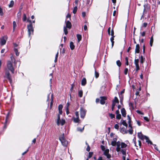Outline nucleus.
Wrapping results in <instances>:
<instances>
[{"label":"nucleus","instance_id":"bb28decb","mask_svg":"<svg viewBox=\"0 0 160 160\" xmlns=\"http://www.w3.org/2000/svg\"><path fill=\"white\" fill-rule=\"evenodd\" d=\"M113 102H114L115 104L116 103H119V101L117 97H115L114 98V99L113 101Z\"/></svg>","mask_w":160,"mask_h":160},{"label":"nucleus","instance_id":"13d9d810","mask_svg":"<svg viewBox=\"0 0 160 160\" xmlns=\"http://www.w3.org/2000/svg\"><path fill=\"white\" fill-rule=\"evenodd\" d=\"M110 35L112 36H114V31H113V29H112L111 32V34H110Z\"/></svg>","mask_w":160,"mask_h":160},{"label":"nucleus","instance_id":"f03ea898","mask_svg":"<svg viewBox=\"0 0 160 160\" xmlns=\"http://www.w3.org/2000/svg\"><path fill=\"white\" fill-rule=\"evenodd\" d=\"M11 60L8 61L7 63V67L8 70H9L12 73H14V68L12 65V63L13 62L15 65L16 63L15 58L13 56H11Z\"/></svg>","mask_w":160,"mask_h":160},{"label":"nucleus","instance_id":"a878e982","mask_svg":"<svg viewBox=\"0 0 160 160\" xmlns=\"http://www.w3.org/2000/svg\"><path fill=\"white\" fill-rule=\"evenodd\" d=\"M114 37V36H112V37L110 38V40L112 42V47L113 46L114 43V41H113Z\"/></svg>","mask_w":160,"mask_h":160},{"label":"nucleus","instance_id":"39448f33","mask_svg":"<svg viewBox=\"0 0 160 160\" xmlns=\"http://www.w3.org/2000/svg\"><path fill=\"white\" fill-rule=\"evenodd\" d=\"M65 120L63 119L61 120L60 118L59 114H58V119L57 122V124L59 125L61 124V125H63L65 123Z\"/></svg>","mask_w":160,"mask_h":160},{"label":"nucleus","instance_id":"864d4df0","mask_svg":"<svg viewBox=\"0 0 160 160\" xmlns=\"http://www.w3.org/2000/svg\"><path fill=\"white\" fill-rule=\"evenodd\" d=\"M114 127L115 129H118V128H119V126L118 124H116L114 125Z\"/></svg>","mask_w":160,"mask_h":160},{"label":"nucleus","instance_id":"6ab92c4d","mask_svg":"<svg viewBox=\"0 0 160 160\" xmlns=\"http://www.w3.org/2000/svg\"><path fill=\"white\" fill-rule=\"evenodd\" d=\"M8 115L6 117V119L4 125L3 126V128L4 129H6L7 128L6 123L7 122V120H8Z\"/></svg>","mask_w":160,"mask_h":160},{"label":"nucleus","instance_id":"e433bc0d","mask_svg":"<svg viewBox=\"0 0 160 160\" xmlns=\"http://www.w3.org/2000/svg\"><path fill=\"white\" fill-rule=\"evenodd\" d=\"M116 63L117 65L118 66L120 67L121 66V63L120 60H118L117 61Z\"/></svg>","mask_w":160,"mask_h":160},{"label":"nucleus","instance_id":"4be33fe9","mask_svg":"<svg viewBox=\"0 0 160 160\" xmlns=\"http://www.w3.org/2000/svg\"><path fill=\"white\" fill-rule=\"evenodd\" d=\"M79 120V118L76 117L73 118V121L75 123L78 122Z\"/></svg>","mask_w":160,"mask_h":160},{"label":"nucleus","instance_id":"9d476101","mask_svg":"<svg viewBox=\"0 0 160 160\" xmlns=\"http://www.w3.org/2000/svg\"><path fill=\"white\" fill-rule=\"evenodd\" d=\"M138 137L142 140L145 139V138L146 137V136L143 135L141 132H138Z\"/></svg>","mask_w":160,"mask_h":160},{"label":"nucleus","instance_id":"de8ad7c7","mask_svg":"<svg viewBox=\"0 0 160 160\" xmlns=\"http://www.w3.org/2000/svg\"><path fill=\"white\" fill-rule=\"evenodd\" d=\"M70 105V104L68 103V102L66 104V110H67V111L68 110V107Z\"/></svg>","mask_w":160,"mask_h":160},{"label":"nucleus","instance_id":"79ce46f5","mask_svg":"<svg viewBox=\"0 0 160 160\" xmlns=\"http://www.w3.org/2000/svg\"><path fill=\"white\" fill-rule=\"evenodd\" d=\"M93 155V152H90L89 153L88 156V158H91L92 155Z\"/></svg>","mask_w":160,"mask_h":160},{"label":"nucleus","instance_id":"0e129e2a","mask_svg":"<svg viewBox=\"0 0 160 160\" xmlns=\"http://www.w3.org/2000/svg\"><path fill=\"white\" fill-rule=\"evenodd\" d=\"M49 76H51V78H50V81L51 82L52 78V73H51L50 74Z\"/></svg>","mask_w":160,"mask_h":160},{"label":"nucleus","instance_id":"09e8293b","mask_svg":"<svg viewBox=\"0 0 160 160\" xmlns=\"http://www.w3.org/2000/svg\"><path fill=\"white\" fill-rule=\"evenodd\" d=\"M133 132V130L132 128H131V129H129L128 130V132L131 134H132Z\"/></svg>","mask_w":160,"mask_h":160},{"label":"nucleus","instance_id":"393cba45","mask_svg":"<svg viewBox=\"0 0 160 160\" xmlns=\"http://www.w3.org/2000/svg\"><path fill=\"white\" fill-rule=\"evenodd\" d=\"M153 41V35H152V37H151L150 38V45L151 46H152Z\"/></svg>","mask_w":160,"mask_h":160},{"label":"nucleus","instance_id":"a19ab883","mask_svg":"<svg viewBox=\"0 0 160 160\" xmlns=\"http://www.w3.org/2000/svg\"><path fill=\"white\" fill-rule=\"evenodd\" d=\"M27 19V17H26V14L24 13L23 14V21H25Z\"/></svg>","mask_w":160,"mask_h":160},{"label":"nucleus","instance_id":"b1692460","mask_svg":"<svg viewBox=\"0 0 160 160\" xmlns=\"http://www.w3.org/2000/svg\"><path fill=\"white\" fill-rule=\"evenodd\" d=\"M77 37L78 38V41L79 42L82 39V36L80 34H77Z\"/></svg>","mask_w":160,"mask_h":160},{"label":"nucleus","instance_id":"f704fd0d","mask_svg":"<svg viewBox=\"0 0 160 160\" xmlns=\"http://www.w3.org/2000/svg\"><path fill=\"white\" fill-rule=\"evenodd\" d=\"M51 107L53 104V96L52 94H51Z\"/></svg>","mask_w":160,"mask_h":160},{"label":"nucleus","instance_id":"bf43d9fd","mask_svg":"<svg viewBox=\"0 0 160 160\" xmlns=\"http://www.w3.org/2000/svg\"><path fill=\"white\" fill-rule=\"evenodd\" d=\"M101 147L102 150V151H104L105 150V148L104 146L101 145Z\"/></svg>","mask_w":160,"mask_h":160},{"label":"nucleus","instance_id":"603ef678","mask_svg":"<svg viewBox=\"0 0 160 160\" xmlns=\"http://www.w3.org/2000/svg\"><path fill=\"white\" fill-rule=\"evenodd\" d=\"M136 112L138 114H142V115H143L144 114L143 113L141 112L140 111H139V110H137L136 111Z\"/></svg>","mask_w":160,"mask_h":160},{"label":"nucleus","instance_id":"6e6d98bb","mask_svg":"<svg viewBox=\"0 0 160 160\" xmlns=\"http://www.w3.org/2000/svg\"><path fill=\"white\" fill-rule=\"evenodd\" d=\"M75 113L76 117L79 118V114H78V112H75Z\"/></svg>","mask_w":160,"mask_h":160},{"label":"nucleus","instance_id":"680f3d73","mask_svg":"<svg viewBox=\"0 0 160 160\" xmlns=\"http://www.w3.org/2000/svg\"><path fill=\"white\" fill-rule=\"evenodd\" d=\"M144 119L146 120V121L148 122L149 121V120L148 118L147 117H144Z\"/></svg>","mask_w":160,"mask_h":160},{"label":"nucleus","instance_id":"69168bd1","mask_svg":"<svg viewBox=\"0 0 160 160\" xmlns=\"http://www.w3.org/2000/svg\"><path fill=\"white\" fill-rule=\"evenodd\" d=\"M82 15L83 17H84L86 15V13L85 12H83L82 13Z\"/></svg>","mask_w":160,"mask_h":160},{"label":"nucleus","instance_id":"72a5a7b5","mask_svg":"<svg viewBox=\"0 0 160 160\" xmlns=\"http://www.w3.org/2000/svg\"><path fill=\"white\" fill-rule=\"evenodd\" d=\"M78 9V8L77 6H75L74 7L73 11V13L74 14L76 13Z\"/></svg>","mask_w":160,"mask_h":160},{"label":"nucleus","instance_id":"5701e85b","mask_svg":"<svg viewBox=\"0 0 160 160\" xmlns=\"http://www.w3.org/2000/svg\"><path fill=\"white\" fill-rule=\"evenodd\" d=\"M121 122H122V124H123L124 126L126 127H127L128 124L125 121L122 120H121Z\"/></svg>","mask_w":160,"mask_h":160},{"label":"nucleus","instance_id":"f257e3e1","mask_svg":"<svg viewBox=\"0 0 160 160\" xmlns=\"http://www.w3.org/2000/svg\"><path fill=\"white\" fill-rule=\"evenodd\" d=\"M127 146V145L125 143L118 141L117 142L116 150L118 152H120L123 155H126V151L123 148H126Z\"/></svg>","mask_w":160,"mask_h":160},{"label":"nucleus","instance_id":"aec40b11","mask_svg":"<svg viewBox=\"0 0 160 160\" xmlns=\"http://www.w3.org/2000/svg\"><path fill=\"white\" fill-rule=\"evenodd\" d=\"M70 48L72 50H73L74 49V47H75V46L74 45L73 42H70Z\"/></svg>","mask_w":160,"mask_h":160},{"label":"nucleus","instance_id":"a18cd8bd","mask_svg":"<svg viewBox=\"0 0 160 160\" xmlns=\"http://www.w3.org/2000/svg\"><path fill=\"white\" fill-rule=\"evenodd\" d=\"M115 105V103L114 102H112V110L113 111L114 108V107Z\"/></svg>","mask_w":160,"mask_h":160},{"label":"nucleus","instance_id":"0eeeda50","mask_svg":"<svg viewBox=\"0 0 160 160\" xmlns=\"http://www.w3.org/2000/svg\"><path fill=\"white\" fill-rule=\"evenodd\" d=\"M7 39V36H4L1 39V44L2 45H4L6 42Z\"/></svg>","mask_w":160,"mask_h":160},{"label":"nucleus","instance_id":"e2e57ef3","mask_svg":"<svg viewBox=\"0 0 160 160\" xmlns=\"http://www.w3.org/2000/svg\"><path fill=\"white\" fill-rule=\"evenodd\" d=\"M137 123L139 126L141 125V123H140V122H139V121H137Z\"/></svg>","mask_w":160,"mask_h":160},{"label":"nucleus","instance_id":"2eb2a0df","mask_svg":"<svg viewBox=\"0 0 160 160\" xmlns=\"http://www.w3.org/2000/svg\"><path fill=\"white\" fill-rule=\"evenodd\" d=\"M139 45L138 44H137L136 45V46L135 49V52L136 53H139Z\"/></svg>","mask_w":160,"mask_h":160},{"label":"nucleus","instance_id":"9b49d317","mask_svg":"<svg viewBox=\"0 0 160 160\" xmlns=\"http://www.w3.org/2000/svg\"><path fill=\"white\" fill-rule=\"evenodd\" d=\"M117 139L116 138H114L112 140L111 144L113 146H115L116 145L117 146Z\"/></svg>","mask_w":160,"mask_h":160},{"label":"nucleus","instance_id":"ddd939ff","mask_svg":"<svg viewBox=\"0 0 160 160\" xmlns=\"http://www.w3.org/2000/svg\"><path fill=\"white\" fill-rule=\"evenodd\" d=\"M66 27L69 29L71 28L72 27L71 23L69 21H67L66 22Z\"/></svg>","mask_w":160,"mask_h":160},{"label":"nucleus","instance_id":"49530a36","mask_svg":"<svg viewBox=\"0 0 160 160\" xmlns=\"http://www.w3.org/2000/svg\"><path fill=\"white\" fill-rule=\"evenodd\" d=\"M27 21L28 22H29V24L27 26H32V22L31 20H29L28 19L27 20Z\"/></svg>","mask_w":160,"mask_h":160},{"label":"nucleus","instance_id":"2f4dec72","mask_svg":"<svg viewBox=\"0 0 160 160\" xmlns=\"http://www.w3.org/2000/svg\"><path fill=\"white\" fill-rule=\"evenodd\" d=\"M95 76L96 78H98L99 76V73L96 70L95 71Z\"/></svg>","mask_w":160,"mask_h":160},{"label":"nucleus","instance_id":"37998d69","mask_svg":"<svg viewBox=\"0 0 160 160\" xmlns=\"http://www.w3.org/2000/svg\"><path fill=\"white\" fill-rule=\"evenodd\" d=\"M125 60L126 61V64L128 65V57H126L125 58Z\"/></svg>","mask_w":160,"mask_h":160},{"label":"nucleus","instance_id":"c756f323","mask_svg":"<svg viewBox=\"0 0 160 160\" xmlns=\"http://www.w3.org/2000/svg\"><path fill=\"white\" fill-rule=\"evenodd\" d=\"M17 24L15 21H13V30L14 31L16 28L17 27Z\"/></svg>","mask_w":160,"mask_h":160},{"label":"nucleus","instance_id":"423d86ee","mask_svg":"<svg viewBox=\"0 0 160 160\" xmlns=\"http://www.w3.org/2000/svg\"><path fill=\"white\" fill-rule=\"evenodd\" d=\"M4 77L8 78L9 80L10 83L11 82L12 80L10 73L8 71H5V74Z\"/></svg>","mask_w":160,"mask_h":160},{"label":"nucleus","instance_id":"7ed1b4c3","mask_svg":"<svg viewBox=\"0 0 160 160\" xmlns=\"http://www.w3.org/2000/svg\"><path fill=\"white\" fill-rule=\"evenodd\" d=\"M59 140L61 141L62 145L64 147H66L68 145V141L65 139L63 133L61 134L59 137Z\"/></svg>","mask_w":160,"mask_h":160},{"label":"nucleus","instance_id":"20e7f679","mask_svg":"<svg viewBox=\"0 0 160 160\" xmlns=\"http://www.w3.org/2000/svg\"><path fill=\"white\" fill-rule=\"evenodd\" d=\"M27 28L28 32V35L29 37L31 35L33 34L34 30L32 26H27Z\"/></svg>","mask_w":160,"mask_h":160},{"label":"nucleus","instance_id":"5fc2aeb1","mask_svg":"<svg viewBox=\"0 0 160 160\" xmlns=\"http://www.w3.org/2000/svg\"><path fill=\"white\" fill-rule=\"evenodd\" d=\"M154 146L155 149L157 151H159V150L158 148V147L155 144H153Z\"/></svg>","mask_w":160,"mask_h":160},{"label":"nucleus","instance_id":"774afa93","mask_svg":"<svg viewBox=\"0 0 160 160\" xmlns=\"http://www.w3.org/2000/svg\"><path fill=\"white\" fill-rule=\"evenodd\" d=\"M147 23H144L143 24V26L144 27H146L147 26Z\"/></svg>","mask_w":160,"mask_h":160},{"label":"nucleus","instance_id":"58836bf2","mask_svg":"<svg viewBox=\"0 0 160 160\" xmlns=\"http://www.w3.org/2000/svg\"><path fill=\"white\" fill-rule=\"evenodd\" d=\"M14 51L15 52V54L16 56H18L19 55V52L18 51V50L17 49L15 48L14 49Z\"/></svg>","mask_w":160,"mask_h":160},{"label":"nucleus","instance_id":"a211bd4d","mask_svg":"<svg viewBox=\"0 0 160 160\" xmlns=\"http://www.w3.org/2000/svg\"><path fill=\"white\" fill-rule=\"evenodd\" d=\"M145 139L146 140V142H148V143H150L151 144H152V142L149 140V138L148 137L146 136L145 138Z\"/></svg>","mask_w":160,"mask_h":160},{"label":"nucleus","instance_id":"c03bdc74","mask_svg":"<svg viewBox=\"0 0 160 160\" xmlns=\"http://www.w3.org/2000/svg\"><path fill=\"white\" fill-rule=\"evenodd\" d=\"M63 107V106L62 105H59L58 106V110H62Z\"/></svg>","mask_w":160,"mask_h":160},{"label":"nucleus","instance_id":"4c0bfd02","mask_svg":"<svg viewBox=\"0 0 160 160\" xmlns=\"http://www.w3.org/2000/svg\"><path fill=\"white\" fill-rule=\"evenodd\" d=\"M78 95L80 97H81L82 95V91H80L78 92Z\"/></svg>","mask_w":160,"mask_h":160},{"label":"nucleus","instance_id":"dca6fc26","mask_svg":"<svg viewBox=\"0 0 160 160\" xmlns=\"http://www.w3.org/2000/svg\"><path fill=\"white\" fill-rule=\"evenodd\" d=\"M121 112L122 116L125 117L126 116V112L125 109L124 108H122Z\"/></svg>","mask_w":160,"mask_h":160},{"label":"nucleus","instance_id":"052dcab7","mask_svg":"<svg viewBox=\"0 0 160 160\" xmlns=\"http://www.w3.org/2000/svg\"><path fill=\"white\" fill-rule=\"evenodd\" d=\"M90 147H89V145H88L87 148L86 149L87 151L89 152L90 150Z\"/></svg>","mask_w":160,"mask_h":160},{"label":"nucleus","instance_id":"1a4fd4ad","mask_svg":"<svg viewBox=\"0 0 160 160\" xmlns=\"http://www.w3.org/2000/svg\"><path fill=\"white\" fill-rule=\"evenodd\" d=\"M86 114V111L82 108L80 109V115L81 118H83L85 116Z\"/></svg>","mask_w":160,"mask_h":160},{"label":"nucleus","instance_id":"c9c22d12","mask_svg":"<svg viewBox=\"0 0 160 160\" xmlns=\"http://www.w3.org/2000/svg\"><path fill=\"white\" fill-rule=\"evenodd\" d=\"M64 32L65 34L67 35L68 34V32L66 27H64Z\"/></svg>","mask_w":160,"mask_h":160},{"label":"nucleus","instance_id":"f8f14e48","mask_svg":"<svg viewBox=\"0 0 160 160\" xmlns=\"http://www.w3.org/2000/svg\"><path fill=\"white\" fill-rule=\"evenodd\" d=\"M116 118L118 119H120L121 118V115L119 113V111L118 110H117L116 112Z\"/></svg>","mask_w":160,"mask_h":160},{"label":"nucleus","instance_id":"338daca9","mask_svg":"<svg viewBox=\"0 0 160 160\" xmlns=\"http://www.w3.org/2000/svg\"><path fill=\"white\" fill-rule=\"evenodd\" d=\"M141 34L142 36H144L145 35V32H142L141 33Z\"/></svg>","mask_w":160,"mask_h":160},{"label":"nucleus","instance_id":"6e6552de","mask_svg":"<svg viewBox=\"0 0 160 160\" xmlns=\"http://www.w3.org/2000/svg\"><path fill=\"white\" fill-rule=\"evenodd\" d=\"M109 151L108 149H106L104 150V155L108 158H110L111 157V155L109 154Z\"/></svg>","mask_w":160,"mask_h":160},{"label":"nucleus","instance_id":"cd10ccee","mask_svg":"<svg viewBox=\"0 0 160 160\" xmlns=\"http://www.w3.org/2000/svg\"><path fill=\"white\" fill-rule=\"evenodd\" d=\"M145 60V58H144L142 56L140 57V62L141 63H143L144 61Z\"/></svg>","mask_w":160,"mask_h":160},{"label":"nucleus","instance_id":"3c124183","mask_svg":"<svg viewBox=\"0 0 160 160\" xmlns=\"http://www.w3.org/2000/svg\"><path fill=\"white\" fill-rule=\"evenodd\" d=\"M110 30H111V28L109 27L108 30V33L109 35H110Z\"/></svg>","mask_w":160,"mask_h":160},{"label":"nucleus","instance_id":"412c9836","mask_svg":"<svg viewBox=\"0 0 160 160\" xmlns=\"http://www.w3.org/2000/svg\"><path fill=\"white\" fill-rule=\"evenodd\" d=\"M120 132L123 133H127V131L124 128H122L120 130Z\"/></svg>","mask_w":160,"mask_h":160},{"label":"nucleus","instance_id":"473e14b6","mask_svg":"<svg viewBox=\"0 0 160 160\" xmlns=\"http://www.w3.org/2000/svg\"><path fill=\"white\" fill-rule=\"evenodd\" d=\"M84 129V127H83L82 128H77V130L78 131L82 132Z\"/></svg>","mask_w":160,"mask_h":160},{"label":"nucleus","instance_id":"f3484780","mask_svg":"<svg viewBox=\"0 0 160 160\" xmlns=\"http://www.w3.org/2000/svg\"><path fill=\"white\" fill-rule=\"evenodd\" d=\"M86 79L85 78H82V82H81V84L82 86H84L86 83Z\"/></svg>","mask_w":160,"mask_h":160},{"label":"nucleus","instance_id":"c85d7f7f","mask_svg":"<svg viewBox=\"0 0 160 160\" xmlns=\"http://www.w3.org/2000/svg\"><path fill=\"white\" fill-rule=\"evenodd\" d=\"M14 4V2L12 0L10 2V4L8 5V7L9 8H11L13 7Z\"/></svg>","mask_w":160,"mask_h":160},{"label":"nucleus","instance_id":"ea45409f","mask_svg":"<svg viewBox=\"0 0 160 160\" xmlns=\"http://www.w3.org/2000/svg\"><path fill=\"white\" fill-rule=\"evenodd\" d=\"M109 116L111 117V118L112 119L115 118V115L112 113L109 114Z\"/></svg>","mask_w":160,"mask_h":160},{"label":"nucleus","instance_id":"4468645a","mask_svg":"<svg viewBox=\"0 0 160 160\" xmlns=\"http://www.w3.org/2000/svg\"><path fill=\"white\" fill-rule=\"evenodd\" d=\"M100 103L102 104H103L105 103V100L106 99V98L105 97H101Z\"/></svg>","mask_w":160,"mask_h":160},{"label":"nucleus","instance_id":"8fccbe9b","mask_svg":"<svg viewBox=\"0 0 160 160\" xmlns=\"http://www.w3.org/2000/svg\"><path fill=\"white\" fill-rule=\"evenodd\" d=\"M128 72V69L127 68H126L124 69V74L126 75L127 74V72Z\"/></svg>","mask_w":160,"mask_h":160},{"label":"nucleus","instance_id":"7c9ffc66","mask_svg":"<svg viewBox=\"0 0 160 160\" xmlns=\"http://www.w3.org/2000/svg\"><path fill=\"white\" fill-rule=\"evenodd\" d=\"M138 62L139 60L138 59H135L134 60V63L136 65V66H138Z\"/></svg>","mask_w":160,"mask_h":160},{"label":"nucleus","instance_id":"4d7b16f0","mask_svg":"<svg viewBox=\"0 0 160 160\" xmlns=\"http://www.w3.org/2000/svg\"><path fill=\"white\" fill-rule=\"evenodd\" d=\"M0 14L1 15H3V12L2 9L1 8H0Z\"/></svg>","mask_w":160,"mask_h":160}]
</instances>
